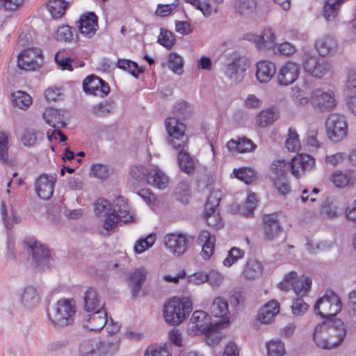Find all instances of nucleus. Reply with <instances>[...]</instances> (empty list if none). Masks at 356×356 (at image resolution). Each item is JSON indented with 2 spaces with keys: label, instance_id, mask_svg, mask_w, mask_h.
<instances>
[{
  "label": "nucleus",
  "instance_id": "obj_46",
  "mask_svg": "<svg viewBox=\"0 0 356 356\" xmlns=\"http://www.w3.org/2000/svg\"><path fill=\"white\" fill-rule=\"evenodd\" d=\"M43 118L45 122L53 127H55L58 124H63L59 111L53 108H47L43 113Z\"/></svg>",
  "mask_w": 356,
  "mask_h": 356
},
{
  "label": "nucleus",
  "instance_id": "obj_56",
  "mask_svg": "<svg viewBox=\"0 0 356 356\" xmlns=\"http://www.w3.org/2000/svg\"><path fill=\"white\" fill-rule=\"evenodd\" d=\"M170 344H165L163 346L151 345L147 348L145 356H170L168 351Z\"/></svg>",
  "mask_w": 356,
  "mask_h": 356
},
{
  "label": "nucleus",
  "instance_id": "obj_49",
  "mask_svg": "<svg viewBox=\"0 0 356 356\" xmlns=\"http://www.w3.org/2000/svg\"><path fill=\"white\" fill-rule=\"evenodd\" d=\"M114 109L113 104L106 101L100 102L92 107V113L93 115L98 117H105L112 113Z\"/></svg>",
  "mask_w": 356,
  "mask_h": 356
},
{
  "label": "nucleus",
  "instance_id": "obj_25",
  "mask_svg": "<svg viewBox=\"0 0 356 356\" xmlns=\"http://www.w3.org/2000/svg\"><path fill=\"white\" fill-rule=\"evenodd\" d=\"M198 243L202 245L201 257L204 260L209 259L215 250L216 237L209 231H202L197 238Z\"/></svg>",
  "mask_w": 356,
  "mask_h": 356
},
{
  "label": "nucleus",
  "instance_id": "obj_39",
  "mask_svg": "<svg viewBox=\"0 0 356 356\" xmlns=\"http://www.w3.org/2000/svg\"><path fill=\"white\" fill-rule=\"evenodd\" d=\"M285 147L289 152H296L300 149L301 143L298 134L292 127L289 128Z\"/></svg>",
  "mask_w": 356,
  "mask_h": 356
},
{
  "label": "nucleus",
  "instance_id": "obj_26",
  "mask_svg": "<svg viewBox=\"0 0 356 356\" xmlns=\"http://www.w3.org/2000/svg\"><path fill=\"white\" fill-rule=\"evenodd\" d=\"M276 67L273 62L261 60L257 64L256 76L261 83L268 82L275 75Z\"/></svg>",
  "mask_w": 356,
  "mask_h": 356
},
{
  "label": "nucleus",
  "instance_id": "obj_13",
  "mask_svg": "<svg viewBox=\"0 0 356 356\" xmlns=\"http://www.w3.org/2000/svg\"><path fill=\"white\" fill-rule=\"evenodd\" d=\"M165 125L168 134L171 137L170 140L172 147H181L187 145L188 138L185 136L186 126L176 118H167Z\"/></svg>",
  "mask_w": 356,
  "mask_h": 356
},
{
  "label": "nucleus",
  "instance_id": "obj_14",
  "mask_svg": "<svg viewBox=\"0 0 356 356\" xmlns=\"http://www.w3.org/2000/svg\"><path fill=\"white\" fill-rule=\"evenodd\" d=\"M302 64L307 73L319 79L328 74L332 70L331 65L327 60L309 54L304 55Z\"/></svg>",
  "mask_w": 356,
  "mask_h": 356
},
{
  "label": "nucleus",
  "instance_id": "obj_29",
  "mask_svg": "<svg viewBox=\"0 0 356 356\" xmlns=\"http://www.w3.org/2000/svg\"><path fill=\"white\" fill-rule=\"evenodd\" d=\"M279 312V302L276 300H271L261 308L257 319L262 323H269Z\"/></svg>",
  "mask_w": 356,
  "mask_h": 356
},
{
  "label": "nucleus",
  "instance_id": "obj_30",
  "mask_svg": "<svg viewBox=\"0 0 356 356\" xmlns=\"http://www.w3.org/2000/svg\"><path fill=\"white\" fill-rule=\"evenodd\" d=\"M112 211L120 220L128 222L133 218L130 207L122 197H118L114 201Z\"/></svg>",
  "mask_w": 356,
  "mask_h": 356
},
{
  "label": "nucleus",
  "instance_id": "obj_9",
  "mask_svg": "<svg viewBox=\"0 0 356 356\" xmlns=\"http://www.w3.org/2000/svg\"><path fill=\"white\" fill-rule=\"evenodd\" d=\"M310 104L320 112H329L337 106L334 92L331 90L315 88L310 93Z\"/></svg>",
  "mask_w": 356,
  "mask_h": 356
},
{
  "label": "nucleus",
  "instance_id": "obj_53",
  "mask_svg": "<svg viewBox=\"0 0 356 356\" xmlns=\"http://www.w3.org/2000/svg\"><path fill=\"white\" fill-rule=\"evenodd\" d=\"M274 186L280 195H286L291 191L289 182L286 176L275 177L273 178Z\"/></svg>",
  "mask_w": 356,
  "mask_h": 356
},
{
  "label": "nucleus",
  "instance_id": "obj_57",
  "mask_svg": "<svg viewBox=\"0 0 356 356\" xmlns=\"http://www.w3.org/2000/svg\"><path fill=\"white\" fill-rule=\"evenodd\" d=\"M10 213H11L12 219H10L8 217L6 203L4 202H2L1 205V213L3 223L7 229H10L13 226V222H17L16 213L14 211L13 207L12 204H10Z\"/></svg>",
  "mask_w": 356,
  "mask_h": 356
},
{
  "label": "nucleus",
  "instance_id": "obj_6",
  "mask_svg": "<svg viewBox=\"0 0 356 356\" xmlns=\"http://www.w3.org/2000/svg\"><path fill=\"white\" fill-rule=\"evenodd\" d=\"M221 323L211 322V316L202 310L195 311L188 323V332L194 336L208 334L211 331L219 330Z\"/></svg>",
  "mask_w": 356,
  "mask_h": 356
},
{
  "label": "nucleus",
  "instance_id": "obj_37",
  "mask_svg": "<svg viewBox=\"0 0 356 356\" xmlns=\"http://www.w3.org/2000/svg\"><path fill=\"white\" fill-rule=\"evenodd\" d=\"M257 8L256 0H236L234 8L240 15H245L253 13Z\"/></svg>",
  "mask_w": 356,
  "mask_h": 356
},
{
  "label": "nucleus",
  "instance_id": "obj_60",
  "mask_svg": "<svg viewBox=\"0 0 356 356\" xmlns=\"http://www.w3.org/2000/svg\"><path fill=\"white\" fill-rule=\"evenodd\" d=\"M8 135L3 131H0V161L6 163L8 161Z\"/></svg>",
  "mask_w": 356,
  "mask_h": 356
},
{
  "label": "nucleus",
  "instance_id": "obj_59",
  "mask_svg": "<svg viewBox=\"0 0 356 356\" xmlns=\"http://www.w3.org/2000/svg\"><path fill=\"white\" fill-rule=\"evenodd\" d=\"M293 97L294 103L299 106L304 107L310 103V97H308L306 93L299 87L293 88Z\"/></svg>",
  "mask_w": 356,
  "mask_h": 356
},
{
  "label": "nucleus",
  "instance_id": "obj_43",
  "mask_svg": "<svg viewBox=\"0 0 356 356\" xmlns=\"http://www.w3.org/2000/svg\"><path fill=\"white\" fill-rule=\"evenodd\" d=\"M268 356H284L286 353L284 343L280 340H271L266 343Z\"/></svg>",
  "mask_w": 356,
  "mask_h": 356
},
{
  "label": "nucleus",
  "instance_id": "obj_33",
  "mask_svg": "<svg viewBox=\"0 0 356 356\" xmlns=\"http://www.w3.org/2000/svg\"><path fill=\"white\" fill-rule=\"evenodd\" d=\"M342 3L336 0H327L323 6V16L327 22H335Z\"/></svg>",
  "mask_w": 356,
  "mask_h": 356
},
{
  "label": "nucleus",
  "instance_id": "obj_44",
  "mask_svg": "<svg viewBox=\"0 0 356 356\" xmlns=\"http://www.w3.org/2000/svg\"><path fill=\"white\" fill-rule=\"evenodd\" d=\"M13 102L17 107L24 109L32 104V98L28 93L18 90L13 94Z\"/></svg>",
  "mask_w": 356,
  "mask_h": 356
},
{
  "label": "nucleus",
  "instance_id": "obj_47",
  "mask_svg": "<svg viewBox=\"0 0 356 356\" xmlns=\"http://www.w3.org/2000/svg\"><path fill=\"white\" fill-rule=\"evenodd\" d=\"M185 1L200 10L206 17H210L213 13L210 0H185Z\"/></svg>",
  "mask_w": 356,
  "mask_h": 356
},
{
  "label": "nucleus",
  "instance_id": "obj_17",
  "mask_svg": "<svg viewBox=\"0 0 356 356\" xmlns=\"http://www.w3.org/2000/svg\"><path fill=\"white\" fill-rule=\"evenodd\" d=\"M248 67L247 60L245 58L236 56L232 58L231 63L226 65L224 72L230 80L239 82L243 79Z\"/></svg>",
  "mask_w": 356,
  "mask_h": 356
},
{
  "label": "nucleus",
  "instance_id": "obj_12",
  "mask_svg": "<svg viewBox=\"0 0 356 356\" xmlns=\"http://www.w3.org/2000/svg\"><path fill=\"white\" fill-rule=\"evenodd\" d=\"M24 244L29 250L35 268L38 270L49 268L50 251L48 248L33 239L26 240Z\"/></svg>",
  "mask_w": 356,
  "mask_h": 356
},
{
  "label": "nucleus",
  "instance_id": "obj_51",
  "mask_svg": "<svg viewBox=\"0 0 356 356\" xmlns=\"http://www.w3.org/2000/svg\"><path fill=\"white\" fill-rule=\"evenodd\" d=\"M245 252L238 248H232L229 251L227 257L223 261L224 266L230 267L240 259L243 258Z\"/></svg>",
  "mask_w": 356,
  "mask_h": 356
},
{
  "label": "nucleus",
  "instance_id": "obj_28",
  "mask_svg": "<svg viewBox=\"0 0 356 356\" xmlns=\"http://www.w3.org/2000/svg\"><path fill=\"white\" fill-rule=\"evenodd\" d=\"M40 301V296L35 287L31 285L24 287L20 296V302L25 307L33 308L37 306Z\"/></svg>",
  "mask_w": 356,
  "mask_h": 356
},
{
  "label": "nucleus",
  "instance_id": "obj_24",
  "mask_svg": "<svg viewBox=\"0 0 356 356\" xmlns=\"http://www.w3.org/2000/svg\"><path fill=\"white\" fill-rule=\"evenodd\" d=\"M338 42L337 39L330 35H325L319 38L315 44V47L322 57L332 56L338 49Z\"/></svg>",
  "mask_w": 356,
  "mask_h": 356
},
{
  "label": "nucleus",
  "instance_id": "obj_19",
  "mask_svg": "<svg viewBox=\"0 0 356 356\" xmlns=\"http://www.w3.org/2000/svg\"><path fill=\"white\" fill-rule=\"evenodd\" d=\"M300 74L298 65L294 62L288 61L280 69L277 73V82L281 86H287L296 81Z\"/></svg>",
  "mask_w": 356,
  "mask_h": 356
},
{
  "label": "nucleus",
  "instance_id": "obj_55",
  "mask_svg": "<svg viewBox=\"0 0 356 356\" xmlns=\"http://www.w3.org/2000/svg\"><path fill=\"white\" fill-rule=\"evenodd\" d=\"M94 206V211L98 216H106L113 210V207L106 199L97 200Z\"/></svg>",
  "mask_w": 356,
  "mask_h": 356
},
{
  "label": "nucleus",
  "instance_id": "obj_7",
  "mask_svg": "<svg viewBox=\"0 0 356 356\" xmlns=\"http://www.w3.org/2000/svg\"><path fill=\"white\" fill-rule=\"evenodd\" d=\"M110 321L111 323L108 320L107 312L105 309H98L88 314L83 319V326L90 331H99L106 327L108 332H117L120 329L118 323H113L112 318Z\"/></svg>",
  "mask_w": 356,
  "mask_h": 356
},
{
  "label": "nucleus",
  "instance_id": "obj_35",
  "mask_svg": "<svg viewBox=\"0 0 356 356\" xmlns=\"http://www.w3.org/2000/svg\"><path fill=\"white\" fill-rule=\"evenodd\" d=\"M319 216L323 220H332L338 217L337 208L330 198L325 200L321 204Z\"/></svg>",
  "mask_w": 356,
  "mask_h": 356
},
{
  "label": "nucleus",
  "instance_id": "obj_16",
  "mask_svg": "<svg viewBox=\"0 0 356 356\" xmlns=\"http://www.w3.org/2000/svg\"><path fill=\"white\" fill-rule=\"evenodd\" d=\"M83 90L88 94L104 97L110 92V86L95 75L88 76L83 81Z\"/></svg>",
  "mask_w": 356,
  "mask_h": 356
},
{
  "label": "nucleus",
  "instance_id": "obj_5",
  "mask_svg": "<svg viewBox=\"0 0 356 356\" xmlns=\"http://www.w3.org/2000/svg\"><path fill=\"white\" fill-rule=\"evenodd\" d=\"M341 308V302L338 296L333 291H327L316 300L314 311L316 315L329 319L339 313Z\"/></svg>",
  "mask_w": 356,
  "mask_h": 356
},
{
  "label": "nucleus",
  "instance_id": "obj_58",
  "mask_svg": "<svg viewBox=\"0 0 356 356\" xmlns=\"http://www.w3.org/2000/svg\"><path fill=\"white\" fill-rule=\"evenodd\" d=\"M330 179L334 185L339 188H343L348 186L350 181V176L341 171L333 172Z\"/></svg>",
  "mask_w": 356,
  "mask_h": 356
},
{
  "label": "nucleus",
  "instance_id": "obj_20",
  "mask_svg": "<svg viewBox=\"0 0 356 356\" xmlns=\"http://www.w3.org/2000/svg\"><path fill=\"white\" fill-rule=\"evenodd\" d=\"M265 238L272 241L282 232V225L275 213L264 215L262 219Z\"/></svg>",
  "mask_w": 356,
  "mask_h": 356
},
{
  "label": "nucleus",
  "instance_id": "obj_40",
  "mask_svg": "<svg viewBox=\"0 0 356 356\" xmlns=\"http://www.w3.org/2000/svg\"><path fill=\"white\" fill-rule=\"evenodd\" d=\"M277 118V115L271 108L263 110L257 115V124L260 127H266L272 124Z\"/></svg>",
  "mask_w": 356,
  "mask_h": 356
},
{
  "label": "nucleus",
  "instance_id": "obj_50",
  "mask_svg": "<svg viewBox=\"0 0 356 356\" xmlns=\"http://www.w3.org/2000/svg\"><path fill=\"white\" fill-rule=\"evenodd\" d=\"M175 195L179 201L187 203L191 196L189 184L186 181L179 183L175 190Z\"/></svg>",
  "mask_w": 356,
  "mask_h": 356
},
{
  "label": "nucleus",
  "instance_id": "obj_2",
  "mask_svg": "<svg viewBox=\"0 0 356 356\" xmlns=\"http://www.w3.org/2000/svg\"><path fill=\"white\" fill-rule=\"evenodd\" d=\"M51 325L61 328L73 323L76 313L75 301L73 299L62 298L47 311Z\"/></svg>",
  "mask_w": 356,
  "mask_h": 356
},
{
  "label": "nucleus",
  "instance_id": "obj_42",
  "mask_svg": "<svg viewBox=\"0 0 356 356\" xmlns=\"http://www.w3.org/2000/svg\"><path fill=\"white\" fill-rule=\"evenodd\" d=\"M262 271V264L257 260L250 259L246 263L243 270L244 275L249 279L258 277Z\"/></svg>",
  "mask_w": 356,
  "mask_h": 356
},
{
  "label": "nucleus",
  "instance_id": "obj_27",
  "mask_svg": "<svg viewBox=\"0 0 356 356\" xmlns=\"http://www.w3.org/2000/svg\"><path fill=\"white\" fill-rule=\"evenodd\" d=\"M147 270L143 266L136 268L134 271L129 273V286L131 289L133 296H138L143 283L147 277Z\"/></svg>",
  "mask_w": 356,
  "mask_h": 356
},
{
  "label": "nucleus",
  "instance_id": "obj_62",
  "mask_svg": "<svg viewBox=\"0 0 356 356\" xmlns=\"http://www.w3.org/2000/svg\"><path fill=\"white\" fill-rule=\"evenodd\" d=\"M149 170L144 165H136L131 170V177L138 182L147 179Z\"/></svg>",
  "mask_w": 356,
  "mask_h": 356
},
{
  "label": "nucleus",
  "instance_id": "obj_10",
  "mask_svg": "<svg viewBox=\"0 0 356 356\" xmlns=\"http://www.w3.org/2000/svg\"><path fill=\"white\" fill-rule=\"evenodd\" d=\"M325 127L327 135L333 142L343 140L348 134V124L343 115L330 114L326 120Z\"/></svg>",
  "mask_w": 356,
  "mask_h": 356
},
{
  "label": "nucleus",
  "instance_id": "obj_32",
  "mask_svg": "<svg viewBox=\"0 0 356 356\" xmlns=\"http://www.w3.org/2000/svg\"><path fill=\"white\" fill-rule=\"evenodd\" d=\"M211 312L214 316L228 321L229 312L227 301L222 297H216L211 305Z\"/></svg>",
  "mask_w": 356,
  "mask_h": 356
},
{
  "label": "nucleus",
  "instance_id": "obj_38",
  "mask_svg": "<svg viewBox=\"0 0 356 356\" xmlns=\"http://www.w3.org/2000/svg\"><path fill=\"white\" fill-rule=\"evenodd\" d=\"M192 113L193 106L184 100L177 102L173 107V114L179 120L190 118Z\"/></svg>",
  "mask_w": 356,
  "mask_h": 356
},
{
  "label": "nucleus",
  "instance_id": "obj_8",
  "mask_svg": "<svg viewBox=\"0 0 356 356\" xmlns=\"http://www.w3.org/2000/svg\"><path fill=\"white\" fill-rule=\"evenodd\" d=\"M312 280L309 277H298L297 273L292 271L285 275L284 280L278 284V288L282 291L292 289L298 296H304L309 291Z\"/></svg>",
  "mask_w": 356,
  "mask_h": 356
},
{
  "label": "nucleus",
  "instance_id": "obj_22",
  "mask_svg": "<svg viewBox=\"0 0 356 356\" xmlns=\"http://www.w3.org/2000/svg\"><path fill=\"white\" fill-rule=\"evenodd\" d=\"M186 147V146L173 148L179 149L177 159L180 170L186 174L193 175L195 172L198 160L195 156L189 154V152L185 149Z\"/></svg>",
  "mask_w": 356,
  "mask_h": 356
},
{
  "label": "nucleus",
  "instance_id": "obj_1",
  "mask_svg": "<svg viewBox=\"0 0 356 356\" xmlns=\"http://www.w3.org/2000/svg\"><path fill=\"white\" fill-rule=\"evenodd\" d=\"M314 165L315 159L312 156L306 154H300L289 163L284 159L274 161L271 163L270 169L275 174V177H281L286 176V170L288 168L294 177L299 178L305 172L312 170Z\"/></svg>",
  "mask_w": 356,
  "mask_h": 356
},
{
  "label": "nucleus",
  "instance_id": "obj_48",
  "mask_svg": "<svg viewBox=\"0 0 356 356\" xmlns=\"http://www.w3.org/2000/svg\"><path fill=\"white\" fill-rule=\"evenodd\" d=\"M168 67L175 73L181 74L183 72V58L177 53H170L168 56Z\"/></svg>",
  "mask_w": 356,
  "mask_h": 356
},
{
  "label": "nucleus",
  "instance_id": "obj_41",
  "mask_svg": "<svg viewBox=\"0 0 356 356\" xmlns=\"http://www.w3.org/2000/svg\"><path fill=\"white\" fill-rule=\"evenodd\" d=\"M117 67L129 72L135 78H138L139 74L144 71L142 67H138L136 62L127 59H119Z\"/></svg>",
  "mask_w": 356,
  "mask_h": 356
},
{
  "label": "nucleus",
  "instance_id": "obj_21",
  "mask_svg": "<svg viewBox=\"0 0 356 356\" xmlns=\"http://www.w3.org/2000/svg\"><path fill=\"white\" fill-rule=\"evenodd\" d=\"M56 178L53 175H40L35 184V191L40 199L47 200L53 195Z\"/></svg>",
  "mask_w": 356,
  "mask_h": 356
},
{
  "label": "nucleus",
  "instance_id": "obj_15",
  "mask_svg": "<svg viewBox=\"0 0 356 356\" xmlns=\"http://www.w3.org/2000/svg\"><path fill=\"white\" fill-rule=\"evenodd\" d=\"M42 51L39 48L25 49L17 58L18 67L25 70H35L42 65Z\"/></svg>",
  "mask_w": 356,
  "mask_h": 356
},
{
  "label": "nucleus",
  "instance_id": "obj_3",
  "mask_svg": "<svg viewBox=\"0 0 356 356\" xmlns=\"http://www.w3.org/2000/svg\"><path fill=\"white\" fill-rule=\"evenodd\" d=\"M192 302L186 298L174 297L163 307V317L167 323L176 325L184 321L192 312Z\"/></svg>",
  "mask_w": 356,
  "mask_h": 356
},
{
  "label": "nucleus",
  "instance_id": "obj_31",
  "mask_svg": "<svg viewBox=\"0 0 356 356\" xmlns=\"http://www.w3.org/2000/svg\"><path fill=\"white\" fill-rule=\"evenodd\" d=\"M84 309L88 312L104 309V305L101 304L97 292L92 287L88 288L85 292Z\"/></svg>",
  "mask_w": 356,
  "mask_h": 356
},
{
  "label": "nucleus",
  "instance_id": "obj_34",
  "mask_svg": "<svg viewBox=\"0 0 356 356\" xmlns=\"http://www.w3.org/2000/svg\"><path fill=\"white\" fill-rule=\"evenodd\" d=\"M147 181L148 184L159 188H165L168 184V177L158 168H154L149 172Z\"/></svg>",
  "mask_w": 356,
  "mask_h": 356
},
{
  "label": "nucleus",
  "instance_id": "obj_18",
  "mask_svg": "<svg viewBox=\"0 0 356 356\" xmlns=\"http://www.w3.org/2000/svg\"><path fill=\"white\" fill-rule=\"evenodd\" d=\"M165 247L174 254H183L188 249L189 240L182 234H168L164 238Z\"/></svg>",
  "mask_w": 356,
  "mask_h": 356
},
{
  "label": "nucleus",
  "instance_id": "obj_4",
  "mask_svg": "<svg viewBox=\"0 0 356 356\" xmlns=\"http://www.w3.org/2000/svg\"><path fill=\"white\" fill-rule=\"evenodd\" d=\"M117 343L99 338L83 340L79 346V356H113L118 350Z\"/></svg>",
  "mask_w": 356,
  "mask_h": 356
},
{
  "label": "nucleus",
  "instance_id": "obj_45",
  "mask_svg": "<svg viewBox=\"0 0 356 356\" xmlns=\"http://www.w3.org/2000/svg\"><path fill=\"white\" fill-rule=\"evenodd\" d=\"M156 241V234H151L145 238H140L138 240L134 247V251L137 254H141L146 250L151 248Z\"/></svg>",
  "mask_w": 356,
  "mask_h": 356
},
{
  "label": "nucleus",
  "instance_id": "obj_52",
  "mask_svg": "<svg viewBox=\"0 0 356 356\" xmlns=\"http://www.w3.org/2000/svg\"><path fill=\"white\" fill-rule=\"evenodd\" d=\"M235 177L239 180L248 184L252 183L255 177L254 171L250 168H242L238 170L234 169Z\"/></svg>",
  "mask_w": 356,
  "mask_h": 356
},
{
  "label": "nucleus",
  "instance_id": "obj_11",
  "mask_svg": "<svg viewBox=\"0 0 356 356\" xmlns=\"http://www.w3.org/2000/svg\"><path fill=\"white\" fill-rule=\"evenodd\" d=\"M346 335L345 327H341L337 332V340L328 341L326 334V323L324 321L316 325L313 333V339L316 346L323 349H332L337 347L343 341Z\"/></svg>",
  "mask_w": 356,
  "mask_h": 356
},
{
  "label": "nucleus",
  "instance_id": "obj_61",
  "mask_svg": "<svg viewBox=\"0 0 356 356\" xmlns=\"http://www.w3.org/2000/svg\"><path fill=\"white\" fill-rule=\"evenodd\" d=\"M174 35L172 32L161 29L158 38V42L165 48L170 49L174 45Z\"/></svg>",
  "mask_w": 356,
  "mask_h": 356
},
{
  "label": "nucleus",
  "instance_id": "obj_54",
  "mask_svg": "<svg viewBox=\"0 0 356 356\" xmlns=\"http://www.w3.org/2000/svg\"><path fill=\"white\" fill-rule=\"evenodd\" d=\"M38 134L39 131L33 129H26L21 136L22 143L24 146L31 147H33L37 143Z\"/></svg>",
  "mask_w": 356,
  "mask_h": 356
},
{
  "label": "nucleus",
  "instance_id": "obj_64",
  "mask_svg": "<svg viewBox=\"0 0 356 356\" xmlns=\"http://www.w3.org/2000/svg\"><path fill=\"white\" fill-rule=\"evenodd\" d=\"M344 86L348 92H356V70L355 69L348 70Z\"/></svg>",
  "mask_w": 356,
  "mask_h": 356
},
{
  "label": "nucleus",
  "instance_id": "obj_63",
  "mask_svg": "<svg viewBox=\"0 0 356 356\" xmlns=\"http://www.w3.org/2000/svg\"><path fill=\"white\" fill-rule=\"evenodd\" d=\"M204 218L209 226L219 228L220 226V218L217 211L204 210Z\"/></svg>",
  "mask_w": 356,
  "mask_h": 356
},
{
  "label": "nucleus",
  "instance_id": "obj_36",
  "mask_svg": "<svg viewBox=\"0 0 356 356\" xmlns=\"http://www.w3.org/2000/svg\"><path fill=\"white\" fill-rule=\"evenodd\" d=\"M68 3L65 0H49L47 9L53 18L58 19L65 14Z\"/></svg>",
  "mask_w": 356,
  "mask_h": 356
},
{
  "label": "nucleus",
  "instance_id": "obj_23",
  "mask_svg": "<svg viewBox=\"0 0 356 356\" xmlns=\"http://www.w3.org/2000/svg\"><path fill=\"white\" fill-rule=\"evenodd\" d=\"M78 23L79 31L85 37L91 38L97 30V17L93 12L81 15Z\"/></svg>",
  "mask_w": 356,
  "mask_h": 356
}]
</instances>
